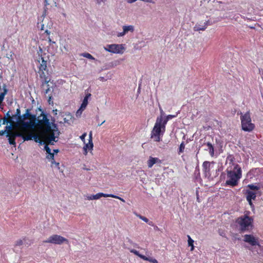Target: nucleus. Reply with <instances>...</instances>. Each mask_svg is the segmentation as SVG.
Listing matches in <instances>:
<instances>
[{
  "mask_svg": "<svg viewBox=\"0 0 263 263\" xmlns=\"http://www.w3.org/2000/svg\"><path fill=\"white\" fill-rule=\"evenodd\" d=\"M40 110L41 114L35 118V126L32 129L34 134H37L40 136L41 139H43L47 143L53 145L58 141L60 133L57 126L55 124H52L51 126L46 115L41 109Z\"/></svg>",
  "mask_w": 263,
  "mask_h": 263,
  "instance_id": "nucleus-1",
  "label": "nucleus"
},
{
  "mask_svg": "<svg viewBox=\"0 0 263 263\" xmlns=\"http://www.w3.org/2000/svg\"><path fill=\"white\" fill-rule=\"evenodd\" d=\"M35 115H32L29 109H26L25 114L18 116L15 122V126L18 127L26 135L31 133L32 140L37 143H41V137L37 134H34L33 129H31L35 126Z\"/></svg>",
  "mask_w": 263,
  "mask_h": 263,
  "instance_id": "nucleus-2",
  "label": "nucleus"
},
{
  "mask_svg": "<svg viewBox=\"0 0 263 263\" xmlns=\"http://www.w3.org/2000/svg\"><path fill=\"white\" fill-rule=\"evenodd\" d=\"M234 157L232 156H229L227 158V168L228 180L226 181V184L231 186H235L237 185L239 179L241 177V170L237 164L233 162Z\"/></svg>",
  "mask_w": 263,
  "mask_h": 263,
  "instance_id": "nucleus-3",
  "label": "nucleus"
},
{
  "mask_svg": "<svg viewBox=\"0 0 263 263\" xmlns=\"http://www.w3.org/2000/svg\"><path fill=\"white\" fill-rule=\"evenodd\" d=\"M5 130H6V137L8 138L9 143L11 145L16 146L15 139L16 137H22L24 141H28L32 140V135L31 133L29 135L24 134L22 129L21 130L18 127L15 126V122L10 120V125H7Z\"/></svg>",
  "mask_w": 263,
  "mask_h": 263,
  "instance_id": "nucleus-4",
  "label": "nucleus"
},
{
  "mask_svg": "<svg viewBox=\"0 0 263 263\" xmlns=\"http://www.w3.org/2000/svg\"><path fill=\"white\" fill-rule=\"evenodd\" d=\"M176 115H169L162 119V116H159L156 119L154 126L151 132V138L156 142H159L160 136L163 134L165 130V125L168 121Z\"/></svg>",
  "mask_w": 263,
  "mask_h": 263,
  "instance_id": "nucleus-5",
  "label": "nucleus"
},
{
  "mask_svg": "<svg viewBox=\"0 0 263 263\" xmlns=\"http://www.w3.org/2000/svg\"><path fill=\"white\" fill-rule=\"evenodd\" d=\"M253 219L247 215H243L238 218L236 221L240 230L242 231L249 230L253 227Z\"/></svg>",
  "mask_w": 263,
  "mask_h": 263,
  "instance_id": "nucleus-6",
  "label": "nucleus"
},
{
  "mask_svg": "<svg viewBox=\"0 0 263 263\" xmlns=\"http://www.w3.org/2000/svg\"><path fill=\"white\" fill-rule=\"evenodd\" d=\"M241 123L242 130L251 132L254 128L255 125L251 122L250 112L248 111L241 116Z\"/></svg>",
  "mask_w": 263,
  "mask_h": 263,
  "instance_id": "nucleus-7",
  "label": "nucleus"
},
{
  "mask_svg": "<svg viewBox=\"0 0 263 263\" xmlns=\"http://www.w3.org/2000/svg\"><path fill=\"white\" fill-rule=\"evenodd\" d=\"M104 49L111 53L122 54L124 52L126 48L124 44H112L107 45L104 47Z\"/></svg>",
  "mask_w": 263,
  "mask_h": 263,
  "instance_id": "nucleus-8",
  "label": "nucleus"
},
{
  "mask_svg": "<svg viewBox=\"0 0 263 263\" xmlns=\"http://www.w3.org/2000/svg\"><path fill=\"white\" fill-rule=\"evenodd\" d=\"M42 87L44 89L45 94L47 95V97L48 98V102L50 104L52 97L55 94L54 92V89L55 87V85L52 83V85H50L49 84V81L46 80L45 82L42 84Z\"/></svg>",
  "mask_w": 263,
  "mask_h": 263,
  "instance_id": "nucleus-9",
  "label": "nucleus"
},
{
  "mask_svg": "<svg viewBox=\"0 0 263 263\" xmlns=\"http://www.w3.org/2000/svg\"><path fill=\"white\" fill-rule=\"evenodd\" d=\"M45 242L61 245L63 243L68 244L69 241L67 238L61 235L54 234L49 236Z\"/></svg>",
  "mask_w": 263,
  "mask_h": 263,
  "instance_id": "nucleus-10",
  "label": "nucleus"
},
{
  "mask_svg": "<svg viewBox=\"0 0 263 263\" xmlns=\"http://www.w3.org/2000/svg\"><path fill=\"white\" fill-rule=\"evenodd\" d=\"M243 241L252 246H260L259 238L251 234H246L243 236Z\"/></svg>",
  "mask_w": 263,
  "mask_h": 263,
  "instance_id": "nucleus-11",
  "label": "nucleus"
},
{
  "mask_svg": "<svg viewBox=\"0 0 263 263\" xmlns=\"http://www.w3.org/2000/svg\"><path fill=\"white\" fill-rule=\"evenodd\" d=\"M123 31L118 32L117 36L118 37H123L128 32H133L135 30V27L133 25H124L122 26Z\"/></svg>",
  "mask_w": 263,
  "mask_h": 263,
  "instance_id": "nucleus-12",
  "label": "nucleus"
},
{
  "mask_svg": "<svg viewBox=\"0 0 263 263\" xmlns=\"http://www.w3.org/2000/svg\"><path fill=\"white\" fill-rule=\"evenodd\" d=\"M256 192L252 191L249 190H247L246 191V195L247 200L248 201L251 207H253L254 205L252 202V200H255L256 197Z\"/></svg>",
  "mask_w": 263,
  "mask_h": 263,
  "instance_id": "nucleus-13",
  "label": "nucleus"
},
{
  "mask_svg": "<svg viewBox=\"0 0 263 263\" xmlns=\"http://www.w3.org/2000/svg\"><path fill=\"white\" fill-rule=\"evenodd\" d=\"M102 197H109V194L99 193L96 195L86 196V199L88 200H93L99 199Z\"/></svg>",
  "mask_w": 263,
  "mask_h": 263,
  "instance_id": "nucleus-14",
  "label": "nucleus"
},
{
  "mask_svg": "<svg viewBox=\"0 0 263 263\" xmlns=\"http://www.w3.org/2000/svg\"><path fill=\"white\" fill-rule=\"evenodd\" d=\"M8 90L6 88V85L3 83L0 84V104L2 103L4 99L5 95L7 94Z\"/></svg>",
  "mask_w": 263,
  "mask_h": 263,
  "instance_id": "nucleus-15",
  "label": "nucleus"
},
{
  "mask_svg": "<svg viewBox=\"0 0 263 263\" xmlns=\"http://www.w3.org/2000/svg\"><path fill=\"white\" fill-rule=\"evenodd\" d=\"M207 25L208 24L206 22H204L202 24H197L194 27V30L195 31H203L206 29Z\"/></svg>",
  "mask_w": 263,
  "mask_h": 263,
  "instance_id": "nucleus-16",
  "label": "nucleus"
},
{
  "mask_svg": "<svg viewBox=\"0 0 263 263\" xmlns=\"http://www.w3.org/2000/svg\"><path fill=\"white\" fill-rule=\"evenodd\" d=\"M85 145L83 147V151H84V154L85 155H87L88 153V151H91L93 148V142H89L87 143H84Z\"/></svg>",
  "mask_w": 263,
  "mask_h": 263,
  "instance_id": "nucleus-17",
  "label": "nucleus"
},
{
  "mask_svg": "<svg viewBox=\"0 0 263 263\" xmlns=\"http://www.w3.org/2000/svg\"><path fill=\"white\" fill-rule=\"evenodd\" d=\"M158 162H161V161L158 158L149 157V159L147 161V165L148 168H151L154 164Z\"/></svg>",
  "mask_w": 263,
  "mask_h": 263,
  "instance_id": "nucleus-18",
  "label": "nucleus"
},
{
  "mask_svg": "<svg viewBox=\"0 0 263 263\" xmlns=\"http://www.w3.org/2000/svg\"><path fill=\"white\" fill-rule=\"evenodd\" d=\"M39 63H40L39 69L41 71L46 70L47 68V62L44 60L43 58H41L40 60H38Z\"/></svg>",
  "mask_w": 263,
  "mask_h": 263,
  "instance_id": "nucleus-19",
  "label": "nucleus"
},
{
  "mask_svg": "<svg viewBox=\"0 0 263 263\" xmlns=\"http://www.w3.org/2000/svg\"><path fill=\"white\" fill-rule=\"evenodd\" d=\"M65 115L66 117L64 118L63 123L69 124L70 122H73V117L70 113H66Z\"/></svg>",
  "mask_w": 263,
  "mask_h": 263,
  "instance_id": "nucleus-20",
  "label": "nucleus"
},
{
  "mask_svg": "<svg viewBox=\"0 0 263 263\" xmlns=\"http://www.w3.org/2000/svg\"><path fill=\"white\" fill-rule=\"evenodd\" d=\"M91 96V94L88 93H87L85 97H84L83 100V102H82V103L81 104V107H82V108H86L87 104H88V100L89 99V98H90Z\"/></svg>",
  "mask_w": 263,
  "mask_h": 263,
  "instance_id": "nucleus-21",
  "label": "nucleus"
},
{
  "mask_svg": "<svg viewBox=\"0 0 263 263\" xmlns=\"http://www.w3.org/2000/svg\"><path fill=\"white\" fill-rule=\"evenodd\" d=\"M206 145L208 147V148L206 150H209V153L211 156L213 157L214 155V148L213 145L209 142L206 143Z\"/></svg>",
  "mask_w": 263,
  "mask_h": 263,
  "instance_id": "nucleus-22",
  "label": "nucleus"
},
{
  "mask_svg": "<svg viewBox=\"0 0 263 263\" xmlns=\"http://www.w3.org/2000/svg\"><path fill=\"white\" fill-rule=\"evenodd\" d=\"M42 22H43V21ZM37 25L38 27H40L41 30H45V32L48 35L50 34V32L47 29V27H45V24L43 23V22L38 23Z\"/></svg>",
  "mask_w": 263,
  "mask_h": 263,
  "instance_id": "nucleus-23",
  "label": "nucleus"
},
{
  "mask_svg": "<svg viewBox=\"0 0 263 263\" xmlns=\"http://www.w3.org/2000/svg\"><path fill=\"white\" fill-rule=\"evenodd\" d=\"M130 252L131 253L134 254L135 255L138 256V257H139L140 258H141L142 259H146L145 256L143 255L140 254L139 251H137L136 250L132 249V250H130Z\"/></svg>",
  "mask_w": 263,
  "mask_h": 263,
  "instance_id": "nucleus-24",
  "label": "nucleus"
},
{
  "mask_svg": "<svg viewBox=\"0 0 263 263\" xmlns=\"http://www.w3.org/2000/svg\"><path fill=\"white\" fill-rule=\"evenodd\" d=\"M210 162L205 161L203 163V167L205 172L208 173L210 172Z\"/></svg>",
  "mask_w": 263,
  "mask_h": 263,
  "instance_id": "nucleus-25",
  "label": "nucleus"
},
{
  "mask_svg": "<svg viewBox=\"0 0 263 263\" xmlns=\"http://www.w3.org/2000/svg\"><path fill=\"white\" fill-rule=\"evenodd\" d=\"M187 238H188V240H187L188 245L189 246L191 247V251H192L194 249V245H193L194 241L191 238V237L189 235H187Z\"/></svg>",
  "mask_w": 263,
  "mask_h": 263,
  "instance_id": "nucleus-26",
  "label": "nucleus"
},
{
  "mask_svg": "<svg viewBox=\"0 0 263 263\" xmlns=\"http://www.w3.org/2000/svg\"><path fill=\"white\" fill-rule=\"evenodd\" d=\"M136 215L139 217L140 219H141L142 220L144 221V222H146V223H148V224L149 225H152V222H149V220L148 219L145 217H144V216H142L139 214H136Z\"/></svg>",
  "mask_w": 263,
  "mask_h": 263,
  "instance_id": "nucleus-27",
  "label": "nucleus"
},
{
  "mask_svg": "<svg viewBox=\"0 0 263 263\" xmlns=\"http://www.w3.org/2000/svg\"><path fill=\"white\" fill-rule=\"evenodd\" d=\"M46 5H51V6H56L55 0H45Z\"/></svg>",
  "mask_w": 263,
  "mask_h": 263,
  "instance_id": "nucleus-28",
  "label": "nucleus"
},
{
  "mask_svg": "<svg viewBox=\"0 0 263 263\" xmlns=\"http://www.w3.org/2000/svg\"><path fill=\"white\" fill-rule=\"evenodd\" d=\"M44 142L46 145L44 147V149L46 151L47 154H49V153H51V149L48 147V144H49L48 143H47L43 139H41V143H40L41 144L42 143V142Z\"/></svg>",
  "mask_w": 263,
  "mask_h": 263,
  "instance_id": "nucleus-29",
  "label": "nucleus"
},
{
  "mask_svg": "<svg viewBox=\"0 0 263 263\" xmlns=\"http://www.w3.org/2000/svg\"><path fill=\"white\" fill-rule=\"evenodd\" d=\"M51 162V166L53 167V166H55V167L59 170H60V163L59 162H57L55 161L54 159L50 161Z\"/></svg>",
  "mask_w": 263,
  "mask_h": 263,
  "instance_id": "nucleus-30",
  "label": "nucleus"
},
{
  "mask_svg": "<svg viewBox=\"0 0 263 263\" xmlns=\"http://www.w3.org/2000/svg\"><path fill=\"white\" fill-rule=\"evenodd\" d=\"M85 110V108H82L80 106L79 109L77 111L76 116L77 118H80L82 114V112Z\"/></svg>",
  "mask_w": 263,
  "mask_h": 263,
  "instance_id": "nucleus-31",
  "label": "nucleus"
},
{
  "mask_svg": "<svg viewBox=\"0 0 263 263\" xmlns=\"http://www.w3.org/2000/svg\"><path fill=\"white\" fill-rule=\"evenodd\" d=\"M248 188H249V190H252V191H257L259 189V187L256 186L254 185L253 184H249L247 186Z\"/></svg>",
  "mask_w": 263,
  "mask_h": 263,
  "instance_id": "nucleus-32",
  "label": "nucleus"
},
{
  "mask_svg": "<svg viewBox=\"0 0 263 263\" xmlns=\"http://www.w3.org/2000/svg\"><path fill=\"white\" fill-rule=\"evenodd\" d=\"M54 153H50L47 154V155L46 156V158L51 161V160H54Z\"/></svg>",
  "mask_w": 263,
  "mask_h": 263,
  "instance_id": "nucleus-33",
  "label": "nucleus"
},
{
  "mask_svg": "<svg viewBox=\"0 0 263 263\" xmlns=\"http://www.w3.org/2000/svg\"><path fill=\"white\" fill-rule=\"evenodd\" d=\"M146 258L145 259H144V260H147V261H149L150 262H152V263H158V261L155 259V258H151V257H147L146 256Z\"/></svg>",
  "mask_w": 263,
  "mask_h": 263,
  "instance_id": "nucleus-34",
  "label": "nucleus"
},
{
  "mask_svg": "<svg viewBox=\"0 0 263 263\" xmlns=\"http://www.w3.org/2000/svg\"><path fill=\"white\" fill-rule=\"evenodd\" d=\"M83 57L91 60H95V58L88 53H84L82 54Z\"/></svg>",
  "mask_w": 263,
  "mask_h": 263,
  "instance_id": "nucleus-35",
  "label": "nucleus"
},
{
  "mask_svg": "<svg viewBox=\"0 0 263 263\" xmlns=\"http://www.w3.org/2000/svg\"><path fill=\"white\" fill-rule=\"evenodd\" d=\"M109 197H112V198H117V199H119L120 200H121V201L123 202H125V200L124 199L118 196H116V195H114L113 194H109Z\"/></svg>",
  "mask_w": 263,
  "mask_h": 263,
  "instance_id": "nucleus-36",
  "label": "nucleus"
},
{
  "mask_svg": "<svg viewBox=\"0 0 263 263\" xmlns=\"http://www.w3.org/2000/svg\"><path fill=\"white\" fill-rule=\"evenodd\" d=\"M86 135H87L86 133H84L80 137V138L83 142L84 143H85V137H86Z\"/></svg>",
  "mask_w": 263,
  "mask_h": 263,
  "instance_id": "nucleus-37",
  "label": "nucleus"
},
{
  "mask_svg": "<svg viewBox=\"0 0 263 263\" xmlns=\"http://www.w3.org/2000/svg\"><path fill=\"white\" fill-rule=\"evenodd\" d=\"M185 145L183 142L181 143L179 147V153H182L184 149Z\"/></svg>",
  "mask_w": 263,
  "mask_h": 263,
  "instance_id": "nucleus-38",
  "label": "nucleus"
},
{
  "mask_svg": "<svg viewBox=\"0 0 263 263\" xmlns=\"http://www.w3.org/2000/svg\"><path fill=\"white\" fill-rule=\"evenodd\" d=\"M8 123H10V120H9L6 117H4L3 119V123L2 124L5 125L6 124H8Z\"/></svg>",
  "mask_w": 263,
  "mask_h": 263,
  "instance_id": "nucleus-39",
  "label": "nucleus"
},
{
  "mask_svg": "<svg viewBox=\"0 0 263 263\" xmlns=\"http://www.w3.org/2000/svg\"><path fill=\"white\" fill-rule=\"evenodd\" d=\"M23 243V240L22 239H19L16 242V245L17 246H21L22 245Z\"/></svg>",
  "mask_w": 263,
  "mask_h": 263,
  "instance_id": "nucleus-40",
  "label": "nucleus"
},
{
  "mask_svg": "<svg viewBox=\"0 0 263 263\" xmlns=\"http://www.w3.org/2000/svg\"><path fill=\"white\" fill-rule=\"evenodd\" d=\"M20 109H17L16 110V115H14V116H13L12 117H16V116H17V117H18V116H21L20 115Z\"/></svg>",
  "mask_w": 263,
  "mask_h": 263,
  "instance_id": "nucleus-41",
  "label": "nucleus"
},
{
  "mask_svg": "<svg viewBox=\"0 0 263 263\" xmlns=\"http://www.w3.org/2000/svg\"><path fill=\"white\" fill-rule=\"evenodd\" d=\"M89 142H92V132H90L89 134Z\"/></svg>",
  "mask_w": 263,
  "mask_h": 263,
  "instance_id": "nucleus-42",
  "label": "nucleus"
},
{
  "mask_svg": "<svg viewBox=\"0 0 263 263\" xmlns=\"http://www.w3.org/2000/svg\"><path fill=\"white\" fill-rule=\"evenodd\" d=\"M13 54V53L12 52H10L9 54H7V58H9V59H12Z\"/></svg>",
  "mask_w": 263,
  "mask_h": 263,
  "instance_id": "nucleus-43",
  "label": "nucleus"
},
{
  "mask_svg": "<svg viewBox=\"0 0 263 263\" xmlns=\"http://www.w3.org/2000/svg\"><path fill=\"white\" fill-rule=\"evenodd\" d=\"M109 79V78L104 79V78L103 77H100L99 78V80L101 81H107V79Z\"/></svg>",
  "mask_w": 263,
  "mask_h": 263,
  "instance_id": "nucleus-44",
  "label": "nucleus"
},
{
  "mask_svg": "<svg viewBox=\"0 0 263 263\" xmlns=\"http://www.w3.org/2000/svg\"><path fill=\"white\" fill-rule=\"evenodd\" d=\"M5 134H6V130H0V136H3Z\"/></svg>",
  "mask_w": 263,
  "mask_h": 263,
  "instance_id": "nucleus-45",
  "label": "nucleus"
},
{
  "mask_svg": "<svg viewBox=\"0 0 263 263\" xmlns=\"http://www.w3.org/2000/svg\"><path fill=\"white\" fill-rule=\"evenodd\" d=\"M5 117H6L8 120L10 118V115L9 114V111H8L5 115Z\"/></svg>",
  "mask_w": 263,
  "mask_h": 263,
  "instance_id": "nucleus-46",
  "label": "nucleus"
},
{
  "mask_svg": "<svg viewBox=\"0 0 263 263\" xmlns=\"http://www.w3.org/2000/svg\"><path fill=\"white\" fill-rule=\"evenodd\" d=\"M160 116H162V119H163L164 118V112L163 111V110L162 109H160Z\"/></svg>",
  "mask_w": 263,
  "mask_h": 263,
  "instance_id": "nucleus-47",
  "label": "nucleus"
},
{
  "mask_svg": "<svg viewBox=\"0 0 263 263\" xmlns=\"http://www.w3.org/2000/svg\"><path fill=\"white\" fill-rule=\"evenodd\" d=\"M59 150L58 149H54L53 153H54V154L56 153L57 154V153H59Z\"/></svg>",
  "mask_w": 263,
  "mask_h": 263,
  "instance_id": "nucleus-48",
  "label": "nucleus"
},
{
  "mask_svg": "<svg viewBox=\"0 0 263 263\" xmlns=\"http://www.w3.org/2000/svg\"><path fill=\"white\" fill-rule=\"evenodd\" d=\"M119 62L118 61H116L115 62V66H117V65L119 64Z\"/></svg>",
  "mask_w": 263,
  "mask_h": 263,
  "instance_id": "nucleus-49",
  "label": "nucleus"
},
{
  "mask_svg": "<svg viewBox=\"0 0 263 263\" xmlns=\"http://www.w3.org/2000/svg\"><path fill=\"white\" fill-rule=\"evenodd\" d=\"M57 111H58L57 109L53 110V112H54V114L55 115L57 114Z\"/></svg>",
  "mask_w": 263,
  "mask_h": 263,
  "instance_id": "nucleus-50",
  "label": "nucleus"
},
{
  "mask_svg": "<svg viewBox=\"0 0 263 263\" xmlns=\"http://www.w3.org/2000/svg\"><path fill=\"white\" fill-rule=\"evenodd\" d=\"M105 122V120H104V121H103L101 123H99V124H98V126H101V125L102 124H103Z\"/></svg>",
  "mask_w": 263,
  "mask_h": 263,
  "instance_id": "nucleus-51",
  "label": "nucleus"
},
{
  "mask_svg": "<svg viewBox=\"0 0 263 263\" xmlns=\"http://www.w3.org/2000/svg\"><path fill=\"white\" fill-rule=\"evenodd\" d=\"M48 41L49 42H51V40L50 38L48 39Z\"/></svg>",
  "mask_w": 263,
  "mask_h": 263,
  "instance_id": "nucleus-52",
  "label": "nucleus"
},
{
  "mask_svg": "<svg viewBox=\"0 0 263 263\" xmlns=\"http://www.w3.org/2000/svg\"><path fill=\"white\" fill-rule=\"evenodd\" d=\"M200 147H201V146H199V149L198 150V152H197V153L199 152V149H200Z\"/></svg>",
  "mask_w": 263,
  "mask_h": 263,
  "instance_id": "nucleus-53",
  "label": "nucleus"
}]
</instances>
